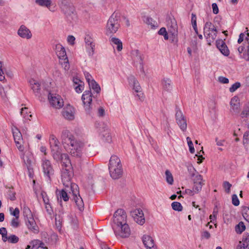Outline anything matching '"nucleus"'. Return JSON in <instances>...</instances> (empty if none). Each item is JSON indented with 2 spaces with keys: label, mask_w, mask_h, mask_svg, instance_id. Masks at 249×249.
I'll use <instances>...</instances> for the list:
<instances>
[{
  "label": "nucleus",
  "mask_w": 249,
  "mask_h": 249,
  "mask_svg": "<svg viewBox=\"0 0 249 249\" xmlns=\"http://www.w3.org/2000/svg\"><path fill=\"white\" fill-rule=\"evenodd\" d=\"M113 222L116 227L126 224V214L123 209H118L114 214Z\"/></svg>",
  "instance_id": "obj_6"
},
{
  "label": "nucleus",
  "mask_w": 249,
  "mask_h": 249,
  "mask_svg": "<svg viewBox=\"0 0 249 249\" xmlns=\"http://www.w3.org/2000/svg\"><path fill=\"white\" fill-rule=\"evenodd\" d=\"M26 225L28 229L35 233L39 231L38 226L34 219V217L25 219Z\"/></svg>",
  "instance_id": "obj_18"
},
{
  "label": "nucleus",
  "mask_w": 249,
  "mask_h": 249,
  "mask_svg": "<svg viewBox=\"0 0 249 249\" xmlns=\"http://www.w3.org/2000/svg\"><path fill=\"white\" fill-rule=\"evenodd\" d=\"M29 83L34 92L36 96H37L39 94L40 90V84L34 79L30 80L29 81Z\"/></svg>",
  "instance_id": "obj_28"
},
{
  "label": "nucleus",
  "mask_w": 249,
  "mask_h": 249,
  "mask_svg": "<svg viewBox=\"0 0 249 249\" xmlns=\"http://www.w3.org/2000/svg\"><path fill=\"white\" fill-rule=\"evenodd\" d=\"M18 34L22 38L30 39L32 37V34L26 26L21 25L19 28Z\"/></svg>",
  "instance_id": "obj_23"
},
{
  "label": "nucleus",
  "mask_w": 249,
  "mask_h": 249,
  "mask_svg": "<svg viewBox=\"0 0 249 249\" xmlns=\"http://www.w3.org/2000/svg\"><path fill=\"white\" fill-rule=\"evenodd\" d=\"M232 203L235 206L239 205V200L236 195L234 194L232 196Z\"/></svg>",
  "instance_id": "obj_51"
},
{
  "label": "nucleus",
  "mask_w": 249,
  "mask_h": 249,
  "mask_svg": "<svg viewBox=\"0 0 249 249\" xmlns=\"http://www.w3.org/2000/svg\"><path fill=\"white\" fill-rule=\"evenodd\" d=\"M75 90L77 93H81L84 90V85L82 83L75 86Z\"/></svg>",
  "instance_id": "obj_54"
},
{
  "label": "nucleus",
  "mask_w": 249,
  "mask_h": 249,
  "mask_svg": "<svg viewBox=\"0 0 249 249\" xmlns=\"http://www.w3.org/2000/svg\"><path fill=\"white\" fill-rule=\"evenodd\" d=\"M70 187L69 188L65 187V189H62L60 192V197L64 201H67L69 199V197L68 195L67 192L71 193Z\"/></svg>",
  "instance_id": "obj_32"
},
{
  "label": "nucleus",
  "mask_w": 249,
  "mask_h": 249,
  "mask_svg": "<svg viewBox=\"0 0 249 249\" xmlns=\"http://www.w3.org/2000/svg\"><path fill=\"white\" fill-rule=\"evenodd\" d=\"M167 25L169 32L172 35L175 36L178 34V25L174 18H170L167 21Z\"/></svg>",
  "instance_id": "obj_16"
},
{
  "label": "nucleus",
  "mask_w": 249,
  "mask_h": 249,
  "mask_svg": "<svg viewBox=\"0 0 249 249\" xmlns=\"http://www.w3.org/2000/svg\"><path fill=\"white\" fill-rule=\"evenodd\" d=\"M243 142L247 143L249 142V131L245 132L243 136Z\"/></svg>",
  "instance_id": "obj_56"
},
{
  "label": "nucleus",
  "mask_w": 249,
  "mask_h": 249,
  "mask_svg": "<svg viewBox=\"0 0 249 249\" xmlns=\"http://www.w3.org/2000/svg\"><path fill=\"white\" fill-rule=\"evenodd\" d=\"M12 131L15 141L18 140H22V134L17 127L13 126L12 127Z\"/></svg>",
  "instance_id": "obj_30"
},
{
  "label": "nucleus",
  "mask_w": 249,
  "mask_h": 249,
  "mask_svg": "<svg viewBox=\"0 0 249 249\" xmlns=\"http://www.w3.org/2000/svg\"><path fill=\"white\" fill-rule=\"evenodd\" d=\"M201 236L202 239H208L210 238L211 234L208 231H205L201 232Z\"/></svg>",
  "instance_id": "obj_55"
},
{
  "label": "nucleus",
  "mask_w": 249,
  "mask_h": 249,
  "mask_svg": "<svg viewBox=\"0 0 249 249\" xmlns=\"http://www.w3.org/2000/svg\"><path fill=\"white\" fill-rule=\"evenodd\" d=\"M231 106L232 109L235 112H237L239 110L240 104L236 97H233L231 101Z\"/></svg>",
  "instance_id": "obj_29"
},
{
  "label": "nucleus",
  "mask_w": 249,
  "mask_h": 249,
  "mask_svg": "<svg viewBox=\"0 0 249 249\" xmlns=\"http://www.w3.org/2000/svg\"><path fill=\"white\" fill-rule=\"evenodd\" d=\"M23 215L25 219L33 217L32 213L30 208L26 205H24L23 207Z\"/></svg>",
  "instance_id": "obj_34"
},
{
  "label": "nucleus",
  "mask_w": 249,
  "mask_h": 249,
  "mask_svg": "<svg viewBox=\"0 0 249 249\" xmlns=\"http://www.w3.org/2000/svg\"><path fill=\"white\" fill-rule=\"evenodd\" d=\"M84 75L88 84L91 82V80H94L92 79L91 75L89 72H85Z\"/></svg>",
  "instance_id": "obj_57"
},
{
  "label": "nucleus",
  "mask_w": 249,
  "mask_h": 249,
  "mask_svg": "<svg viewBox=\"0 0 249 249\" xmlns=\"http://www.w3.org/2000/svg\"><path fill=\"white\" fill-rule=\"evenodd\" d=\"M110 41L113 44L117 45V50L118 51H121L123 49V45L122 41L118 38L112 37Z\"/></svg>",
  "instance_id": "obj_33"
},
{
  "label": "nucleus",
  "mask_w": 249,
  "mask_h": 249,
  "mask_svg": "<svg viewBox=\"0 0 249 249\" xmlns=\"http://www.w3.org/2000/svg\"><path fill=\"white\" fill-rule=\"evenodd\" d=\"M50 105L54 108L59 109L64 106V102L61 97L56 93H49L48 96Z\"/></svg>",
  "instance_id": "obj_5"
},
{
  "label": "nucleus",
  "mask_w": 249,
  "mask_h": 249,
  "mask_svg": "<svg viewBox=\"0 0 249 249\" xmlns=\"http://www.w3.org/2000/svg\"><path fill=\"white\" fill-rule=\"evenodd\" d=\"M216 45L220 52L225 56H228L230 54V51L228 49L225 42L222 39H219L216 41Z\"/></svg>",
  "instance_id": "obj_20"
},
{
  "label": "nucleus",
  "mask_w": 249,
  "mask_h": 249,
  "mask_svg": "<svg viewBox=\"0 0 249 249\" xmlns=\"http://www.w3.org/2000/svg\"><path fill=\"white\" fill-rule=\"evenodd\" d=\"M86 48L89 50V53L92 55L94 53L95 44L93 42V39L89 36H87L85 38Z\"/></svg>",
  "instance_id": "obj_24"
},
{
  "label": "nucleus",
  "mask_w": 249,
  "mask_h": 249,
  "mask_svg": "<svg viewBox=\"0 0 249 249\" xmlns=\"http://www.w3.org/2000/svg\"><path fill=\"white\" fill-rule=\"evenodd\" d=\"M218 80L220 83L223 84H227L229 82V80L227 78L223 76L219 77Z\"/></svg>",
  "instance_id": "obj_59"
},
{
  "label": "nucleus",
  "mask_w": 249,
  "mask_h": 249,
  "mask_svg": "<svg viewBox=\"0 0 249 249\" xmlns=\"http://www.w3.org/2000/svg\"><path fill=\"white\" fill-rule=\"evenodd\" d=\"M83 147L84 143L82 142L74 139L66 149L69 151L71 156L79 158L82 155Z\"/></svg>",
  "instance_id": "obj_3"
},
{
  "label": "nucleus",
  "mask_w": 249,
  "mask_h": 249,
  "mask_svg": "<svg viewBox=\"0 0 249 249\" xmlns=\"http://www.w3.org/2000/svg\"><path fill=\"white\" fill-rule=\"evenodd\" d=\"M212 6L213 12V14H218V12H219V10H218V6H217L216 3H213L212 5Z\"/></svg>",
  "instance_id": "obj_60"
},
{
  "label": "nucleus",
  "mask_w": 249,
  "mask_h": 249,
  "mask_svg": "<svg viewBox=\"0 0 249 249\" xmlns=\"http://www.w3.org/2000/svg\"><path fill=\"white\" fill-rule=\"evenodd\" d=\"M36 3L39 6L48 8L52 12L55 11V6L52 7L54 4L53 0H36Z\"/></svg>",
  "instance_id": "obj_21"
},
{
  "label": "nucleus",
  "mask_w": 249,
  "mask_h": 249,
  "mask_svg": "<svg viewBox=\"0 0 249 249\" xmlns=\"http://www.w3.org/2000/svg\"><path fill=\"white\" fill-rule=\"evenodd\" d=\"M162 86L163 91L170 92L172 89L171 80L169 78H164L162 80Z\"/></svg>",
  "instance_id": "obj_26"
},
{
  "label": "nucleus",
  "mask_w": 249,
  "mask_h": 249,
  "mask_svg": "<svg viewBox=\"0 0 249 249\" xmlns=\"http://www.w3.org/2000/svg\"><path fill=\"white\" fill-rule=\"evenodd\" d=\"M60 8L62 12L67 16L76 15L75 8L70 1L64 0L60 4Z\"/></svg>",
  "instance_id": "obj_7"
},
{
  "label": "nucleus",
  "mask_w": 249,
  "mask_h": 249,
  "mask_svg": "<svg viewBox=\"0 0 249 249\" xmlns=\"http://www.w3.org/2000/svg\"><path fill=\"white\" fill-rule=\"evenodd\" d=\"M19 218H13L11 222V226L13 228H18L19 225Z\"/></svg>",
  "instance_id": "obj_47"
},
{
  "label": "nucleus",
  "mask_w": 249,
  "mask_h": 249,
  "mask_svg": "<svg viewBox=\"0 0 249 249\" xmlns=\"http://www.w3.org/2000/svg\"><path fill=\"white\" fill-rule=\"evenodd\" d=\"M42 197L43 198V200L44 201V203L45 204H47V203L49 202V199L48 198V196L45 192H43L41 193Z\"/></svg>",
  "instance_id": "obj_61"
},
{
  "label": "nucleus",
  "mask_w": 249,
  "mask_h": 249,
  "mask_svg": "<svg viewBox=\"0 0 249 249\" xmlns=\"http://www.w3.org/2000/svg\"><path fill=\"white\" fill-rule=\"evenodd\" d=\"M240 83L239 82H236L233 84L231 87L230 88V91L231 92L235 91L238 88L240 87Z\"/></svg>",
  "instance_id": "obj_53"
},
{
  "label": "nucleus",
  "mask_w": 249,
  "mask_h": 249,
  "mask_svg": "<svg viewBox=\"0 0 249 249\" xmlns=\"http://www.w3.org/2000/svg\"><path fill=\"white\" fill-rule=\"evenodd\" d=\"M74 139H75L74 137L69 130L67 129L62 130L61 135V140L65 148H67Z\"/></svg>",
  "instance_id": "obj_10"
},
{
  "label": "nucleus",
  "mask_w": 249,
  "mask_h": 249,
  "mask_svg": "<svg viewBox=\"0 0 249 249\" xmlns=\"http://www.w3.org/2000/svg\"><path fill=\"white\" fill-rule=\"evenodd\" d=\"M119 17L113 13L109 18L106 26V34L111 35L115 34L120 27Z\"/></svg>",
  "instance_id": "obj_2"
},
{
  "label": "nucleus",
  "mask_w": 249,
  "mask_h": 249,
  "mask_svg": "<svg viewBox=\"0 0 249 249\" xmlns=\"http://www.w3.org/2000/svg\"><path fill=\"white\" fill-rule=\"evenodd\" d=\"M191 176L194 177L193 179L194 183L204 184L205 180L203 179V178L201 175L199 174L195 175L194 173H193L192 174Z\"/></svg>",
  "instance_id": "obj_35"
},
{
  "label": "nucleus",
  "mask_w": 249,
  "mask_h": 249,
  "mask_svg": "<svg viewBox=\"0 0 249 249\" xmlns=\"http://www.w3.org/2000/svg\"><path fill=\"white\" fill-rule=\"evenodd\" d=\"M204 184H201V183H196L194 182V185L193 187V188L194 189V192H195V193L196 194H198V193H199L202 189V186Z\"/></svg>",
  "instance_id": "obj_43"
},
{
  "label": "nucleus",
  "mask_w": 249,
  "mask_h": 249,
  "mask_svg": "<svg viewBox=\"0 0 249 249\" xmlns=\"http://www.w3.org/2000/svg\"><path fill=\"white\" fill-rule=\"evenodd\" d=\"M81 98L85 110L88 113H90V105L92 102V93L91 91L90 90L85 91Z\"/></svg>",
  "instance_id": "obj_11"
},
{
  "label": "nucleus",
  "mask_w": 249,
  "mask_h": 249,
  "mask_svg": "<svg viewBox=\"0 0 249 249\" xmlns=\"http://www.w3.org/2000/svg\"><path fill=\"white\" fill-rule=\"evenodd\" d=\"M191 18V22L192 24V26L196 25V14L192 13Z\"/></svg>",
  "instance_id": "obj_63"
},
{
  "label": "nucleus",
  "mask_w": 249,
  "mask_h": 249,
  "mask_svg": "<svg viewBox=\"0 0 249 249\" xmlns=\"http://www.w3.org/2000/svg\"><path fill=\"white\" fill-rule=\"evenodd\" d=\"M73 176L72 169L62 168L61 171V180L63 185L69 188L70 187L72 195V199L75 203L79 211L84 210V204L82 197L79 195V187L75 183L71 182V179Z\"/></svg>",
  "instance_id": "obj_1"
},
{
  "label": "nucleus",
  "mask_w": 249,
  "mask_h": 249,
  "mask_svg": "<svg viewBox=\"0 0 249 249\" xmlns=\"http://www.w3.org/2000/svg\"><path fill=\"white\" fill-rule=\"evenodd\" d=\"M216 33L217 31H212L204 33V36L207 39V41L208 42H210L209 43V45H211V42L213 41L214 40H215V39L216 38L217 36Z\"/></svg>",
  "instance_id": "obj_31"
},
{
  "label": "nucleus",
  "mask_w": 249,
  "mask_h": 249,
  "mask_svg": "<svg viewBox=\"0 0 249 249\" xmlns=\"http://www.w3.org/2000/svg\"><path fill=\"white\" fill-rule=\"evenodd\" d=\"M0 234L2 236V239L3 242L7 241V232L5 228L2 227L0 228Z\"/></svg>",
  "instance_id": "obj_44"
},
{
  "label": "nucleus",
  "mask_w": 249,
  "mask_h": 249,
  "mask_svg": "<svg viewBox=\"0 0 249 249\" xmlns=\"http://www.w3.org/2000/svg\"><path fill=\"white\" fill-rule=\"evenodd\" d=\"M42 242L39 240H34L30 242V245L32 246L33 248L38 249L39 248V245H41Z\"/></svg>",
  "instance_id": "obj_45"
},
{
  "label": "nucleus",
  "mask_w": 249,
  "mask_h": 249,
  "mask_svg": "<svg viewBox=\"0 0 249 249\" xmlns=\"http://www.w3.org/2000/svg\"><path fill=\"white\" fill-rule=\"evenodd\" d=\"M165 174L166 177V180L167 182L170 185L173 184L174 182V179L172 174L170 172V171L168 170H166L165 171Z\"/></svg>",
  "instance_id": "obj_38"
},
{
  "label": "nucleus",
  "mask_w": 249,
  "mask_h": 249,
  "mask_svg": "<svg viewBox=\"0 0 249 249\" xmlns=\"http://www.w3.org/2000/svg\"><path fill=\"white\" fill-rule=\"evenodd\" d=\"M246 229V227L243 222H240L235 226V231L238 233H241Z\"/></svg>",
  "instance_id": "obj_40"
},
{
  "label": "nucleus",
  "mask_w": 249,
  "mask_h": 249,
  "mask_svg": "<svg viewBox=\"0 0 249 249\" xmlns=\"http://www.w3.org/2000/svg\"><path fill=\"white\" fill-rule=\"evenodd\" d=\"M50 144L51 148L52 156L54 160L59 159V154L61 152L59 147V142L56 137L52 134L50 137Z\"/></svg>",
  "instance_id": "obj_4"
},
{
  "label": "nucleus",
  "mask_w": 249,
  "mask_h": 249,
  "mask_svg": "<svg viewBox=\"0 0 249 249\" xmlns=\"http://www.w3.org/2000/svg\"><path fill=\"white\" fill-rule=\"evenodd\" d=\"M142 242L147 249H154L155 243L153 239L149 235H143L142 237Z\"/></svg>",
  "instance_id": "obj_22"
},
{
  "label": "nucleus",
  "mask_w": 249,
  "mask_h": 249,
  "mask_svg": "<svg viewBox=\"0 0 249 249\" xmlns=\"http://www.w3.org/2000/svg\"><path fill=\"white\" fill-rule=\"evenodd\" d=\"M114 232L116 236L122 238L128 237L130 234V230L128 224H125L114 229Z\"/></svg>",
  "instance_id": "obj_12"
},
{
  "label": "nucleus",
  "mask_w": 249,
  "mask_h": 249,
  "mask_svg": "<svg viewBox=\"0 0 249 249\" xmlns=\"http://www.w3.org/2000/svg\"><path fill=\"white\" fill-rule=\"evenodd\" d=\"M114 168H122L121 160L120 158L116 155L111 156L108 164V169Z\"/></svg>",
  "instance_id": "obj_17"
},
{
  "label": "nucleus",
  "mask_w": 249,
  "mask_h": 249,
  "mask_svg": "<svg viewBox=\"0 0 249 249\" xmlns=\"http://www.w3.org/2000/svg\"><path fill=\"white\" fill-rule=\"evenodd\" d=\"M15 142L16 143V145L18 149L20 151H22V152L23 151L24 147L22 144V140H18V141H15Z\"/></svg>",
  "instance_id": "obj_50"
},
{
  "label": "nucleus",
  "mask_w": 249,
  "mask_h": 249,
  "mask_svg": "<svg viewBox=\"0 0 249 249\" xmlns=\"http://www.w3.org/2000/svg\"><path fill=\"white\" fill-rule=\"evenodd\" d=\"M134 55L135 54V56L134 57V61L136 62H139L140 66L142 67V68H143L142 66V59L141 56V54L140 53L138 50H136L134 52Z\"/></svg>",
  "instance_id": "obj_36"
},
{
  "label": "nucleus",
  "mask_w": 249,
  "mask_h": 249,
  "mask_svg": "<svg viewBox=\"0 0 249 249\" xmlns=\"http://www.w3.org/2000/svg\"><path fill=\"white\" fill-rule=\"evenodd\" d=\"M105 109L102 107H100L98 110V116L100 117H103L105 115Z\"/></svg>",
  "instance_id": "obj_64"
},
{
  "label": "nucleus",
  "mask_w": 249,
  "mask_h": 249,
  "mask_svg": "<svg viewBox=\"0 0 249 249\" xmlns=\"http://www.w3.org/2000/svg\"><path fill=\"white\" fill-rule=\"evenodd\" d=\"M42 167L44 175L49 180L54 174V170L50 160L44 158L42 160Z\"/></svg>",
  "instance_id": "obj_9"
},
{
  "label": "nucleus",
  "mask_w": 249,
  "mask_h": 249,
  "mask_svg": "<svg viewBox=\"0 0 249 249\" xmlns=\"http://www.w3.org/2000/svg\"><path fill=\"white\" fill-rule=\"evenodd\" d=\"M45 204V209H46V211L50 215H52L53 213V210L50 204L49 203V202L47 203V204Z\"/></svg>",
  "instance_id": "obj_52"
},
{
  "label": "nucleus",
  "mask_w": 249,
  "mask_h": 249,
  "mask_svg": "<svg viewBox=\"0 0 249 249\" xmlns=\"http://www.w3.org/2000/svg\"><path fill=\"white\" fill-rule=\"evenodd\" d=\"M7 241L10 243L15 244L18 242L19 238L14 234H11L7 236Z\"/></svg>",
  "instance_id": "obj_41"
},
{
  "label": "nucleus",
  "mask_w": 249,
  "mask_h": 249,
  "mask_svg": "<svg viewBox=\"0 0 249 249\" xmlns=\"http://www.w3.org/2000/svg\"><path fill=\"white\" fill-rule=\"evenodd\" d=\"M171 206L172 209L175 211L180 212L182 210V206L178 202H173L172 203Z\"/></svg>",
  "instance_id": "obj_42"
},
{
  "label": "nucleus",
  "mask_w": 249,
  "mask_h": 249,
  "mask_svg": "<svg viewBox=\"0 0 249 249\" xmlns=\"http://www.w3.org/2000/svg\"><path fill=\"white\" fill-rule=\"evenodd\" d=\"M56 162L61 161L62 163V168L64 169H72L71 164L69 155L67 154H61L60 152L59 154V159L55 160Z\"/></svg>",
  "instance_id": "obj_15"
},
{
  "label": "nucleus",
  "mask_w": 249,
  "mask_h": 249,
  "mask_svg": "<svg viewBox=\"0 0 249 249\" xmlns=\"http://www.w3.org/2000/svg\"><path fill=\"white\" fill-rule=\"evenodd\" d=\"M128 81L130 84L132 85L133 89L137 93V96L139 99L141 100H143V94L141 91V87L136 78L133 75H130L128 77Z\"/></svg>",
  "instance_id": "obj_13"
},
{
  "label": "nucleus",
  "mask_w": 249,
  "mask_h": 249,
  "mask_svg": "<svg viewBox=\"0 0 249 249\" xmlns=\"http://www.w3.org/2000/svg\"><path fill=\"white\" fill-rule=\"evenodd\" d=\"M89 85L96 93H98L100 92L101 90L100 87L94 80H91V82L89 83Z\"/></svg>",
  "instance_id": "obj_37"
},
{
  "label": "nucleus",
  "mask_w": 249,
  "mask_h": 249,
  "mask_svg": "<svg viewBox=\"0 0 249 249\" xmlns=\"http://www.w3.org/2000/svg\"><path fill=\"white\" fill-rule=\"evenodd\" d=\"M176 120L179 128L182 131H185L187 129V121L185 117L183 114L178 107H176Z\"/></svg>",
  "instance_id": "obj_8"
},
{
  "label": "nucleus",
  "mask_w": 249,
  "mask_h": 249,
  "mask_svg": "<svg viewBox=\"0 0 249 249\" xmlns=\"http://www.w3.org/2000/svg\"><path fill=\"white\" fill-rule=\"evenodd\" d=\"M61 59H63V62H61L62 65L64 67V69L66 70H68L69 69V64L68 57H65L64 58H61Z\"/></svg>",
  "instance_id": "obj_49"
},
{
  "label": "nucleus",
  "mask_w": 249,
  "mask_h": 249,
  "mask_svg": "<svg viewBox=\"0 0 249 249\" xmlns=\"http://www.w3.org/2000/svg\"><path fill=\"white\" fill-rule=\"evenodd\" d=\"M186 140L187 141L188 145L189 147V151H190V153H191L192 154L194 153L195 148L194 147V145H193L192 141L191 140V138L190 137H187Z\"/></svg>",
  "instance_id": "obj_46"
},
{
  "label": "nucleus",
  "mask_w": 249,
  "mask_h": 249,
  "mask_svg": "<svg viewBox=\"0 0 249 249\" xmlns=\"http://www.w3.org/2000/svg\"><path fill=\"white\" fill-rule=\"evenodd\" d=\"M144 21L148 25H150L151 26V28H154L155 27H157V22L154 21L152 18L147 17L145 18V19Z\"/></svg>",
  "instance_id": "obj_39"
},
{
  "label": "nucleus",
  "mask_w": 249,
  "mask_h": 249,
  "mask_svg": "<svg viewBox=\"0 0 249 249\" xmlns=\"http://www.w3.org/2000/svg\"><path fill=\"white\" fill-rule=\"evenodd\" d=\"M110 177L114 179L120 178L123 175V168H114L109 169Z\"/></svg>",
  "instance_id": "obj_25"
},
{
  "label": "nucleus",
  "mask_w": 249,
  "mask_h": 249,
  "mask_svg": "<svg viewBox=\"0 0 249 249\" xmlns=\"http://www.w3.org/2000/svg\"><path fill=\"white\" fill-rule=\"evenodd\" d=\"M63 117L67 120H73L74 119V108L70 106L65 108L62 111Z\"/></svg>",
  "instance_id": "obj_19"
},
{
  "label": "nucleus",
  "mask_w": 249,
  "mask_h": 249,
  "mask_svg": "<svg viewBox=\"0 0 249 249\" xmlns=\"http://www.w3.org/2000/svg\"><path fill=\"white\" fill-rule=\"evenodd\" d=\"M75 39V37L73 36H69L67 40L70 44L73 45L74 43Z\"/></svg>",
  "instance_id": "obj_62"
},
{
  "label": "nucleus",
  "mask_w": 249,
  "mask_h": 249,
  "mask_svg": "<svg viewBox=\"0 0 249 249\" xmlns=\"http://www.w3.org/2000/svg\"><path fill=\"white\" fill-rule=\"evenodd\" d=\"M223 187L226 193H229L230 192L231 184H230L229 182L227 181H224L223 182Z\"/></svg>",
  "instance_id": "obj_48"
},
{
  "label": "nucleus",
  "mask_w": 249,
  "mask_h": 249,
  "mask_svg": "<svg viewBox=\"0 0 249 249\" xmlns=\"http://www.w3.org/2000/svg\"><path fill=\"white\" fill-rule=\"evenodd\" d=\"M11 214L15 216L16 218H19V210L18 208H16L13 211V212L11 213Z\"/></svg>",
  "instance_id": "obj_58"
},
{
  "label": "nucleus",
  "mask_w": 249,
  "mask_h": 249,
  "mask_svg": "<svg viewBox=\"0 0 249 249\" xmlns=\"http://www.w3.org/2000/svg\"><path fill=\"white\" fill-rule=\"evenodd\" d=\"M56 53L59 59L64 58L66 56V52L65 48L61 44H58L55 46Z\"/></svg>",
  "instance_id": "obj_27"
},
{
  "label": "nucleus",
  "mask_w": 249,
  "mask_h": 249,
  "mask_svg": "<svg viewBox=\"0 0 249 249\" xmlns=\"http://www.w3.org/2000/svg\"><path fill=\"white\" fill-rule=\"evenodd\" d=\"M131 215L138 224L142 225L145 223V218L142 211L141 209H136L131 212Z\"/></svg>",
  "instance_id": "obj_14"
}]
</instances>
